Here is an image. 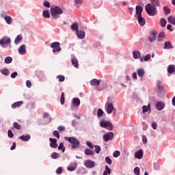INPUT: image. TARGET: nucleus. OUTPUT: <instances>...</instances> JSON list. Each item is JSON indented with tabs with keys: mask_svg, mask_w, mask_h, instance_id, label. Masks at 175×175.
I'll use <instances>...</instances> for the list:
<instances>
[{
	"mask_svg": "<svg viewBox=\"0 0 175 175\" xmlns=\"http://www.w3.org/2000/svg\"><path fill=\"white\" fill-rule=\"evenodd\" d=\"M167 21L170 23V24L175 25V16H170L167 18Z\"/></svg>",
	"mask_w": 175,
	"mask_h": 175,
	"instance_id": "nucleus-29",
	"label": "nucleus"
},
{
	"mask_svg": "<svg viewBox=\"0 0 175 175\" xmlns=\"http://www.w3.org/2000/svg\"><path fill=\"white\" fill-rule=\"evenodd\" d=\"M111 173V170L109 167V166H105V170L103 172V175L110 174Z\"/></svg>",
	"mask_w": 175,
	"mask_h": 175,
	"instance_id": "nucleus-34",
	"label": "nucleus"
},
{
	"mask_svg": "<svg viewBox=\"0 0 175 175\" xmlns=\"http://www.w3.org/2000/svg\"><path fill=\"white\" fill-rule=\"evenodd\" d=\"M137 75L139 77H144V75L146 73V71H144V69L143 68H139L137 70Z\"/></svg>",
	"mask_w": 175,
	"mask_h": 175,
	"instance_id": "nucleus-25",
	"label": "nucleus"
},
{
	"mask_svg": "<svg viewBox=\"0 0 175 175\" xmlns=\"http://www.w3.org/2000/svg\"><path fill=\"white\" fill-rule=\"evenodd\" d=\"M94 148L95 152H96V154H99V152H100V146H99V145H95Z\"/></svg>",
	"mask_w": 175,
	"mask_h": 175,
	"instance_id": "nucleus-53",
	"label": "nucleus"
},
{
	"mask_svg": "<svg viewBox=\"0 0 175 175\" xmlns=\"http://www.w3.org/2000/svg\"><path fill=\"white\" fill-rule=\"evenodd\" d=\"M137 20H138V24H139L141 27H144V25H146V19H144V18H143L142 15L139 16H137Z\"/></svg>",
	"mask_w": 175,
	"mask_h": 175,
	"instance_id": "nucleus-12",
	"label": "nucleus"
},
{
	"mask_svg": "<svg viewBox=\"0 0 175 175\" xmlns=\"http://www.w3.org/2000/svg\"><path fill=\"white\" fill-rule=\"evenodd\" d=\"M90 6L93 8V9H98V8H100V5L98 3V1L90 2Z\"/></svg>",
	"mask_w": 175,
	"mask_h": 175,
	"instance_id": "nucleus-26",
	"label": "nucleus"
},
{
	"mask_svg": "<svg viewBox=\"0 0 175 175\" xmlns=\"http://www.w3.org/2000/svg\"><path fill=\"white\" fill-rule=\"evenodd\" d=\"M75 6L77 8H79V6H81V3H83V0H75Z\"/></svg>",
	"mask_w": 175,
	"mask_h": 175,
	"instance_id": "nucleus-45",
	"label": "nucleus"
},
{
	"mask_svg": "<svg viewBox=\"0 0 175 175\" xmlns=\"http://www.w3.org/2000/svg\"><path fill=\"white\" fill-rule=\"evenodd\" d=\"M18 139L22 140L23 142H28L31 139V135H23L20 137H18Z\"/></svg>",
	"mask_w": 175,
	"mask_h": 175,
	"instance_id": "nucleus-18",
	"label": "nucleus"
},
{
	"mask_svg": "<svg viewBox=\"0 0 175 175\" xmlns=\"http://www.w3.org/2000/svg\"><path fill=\"white\" fill-rule=\"evenodd\" d=\"M155 39H157V31H152L151 36H149V40L150 42H152Z\"/></svg>",
	"mask_w": 175,
	"mask_h": 175,
	"instance_id": "nucleus-16",
	"label": "nucleus"
},
{
	"mask_svg": "<svg viewBox=\"0 0 175 175\" xmlns=\"http://www.w3.org/2000/svg\"><path fill=\"white\" fill-rule=\"evenodd\" d=\"M71 63H72V65L73 66H75V68H79V60H77V58L76 57H73L72 59H71Z\"/></svg>",
	"mask_w": 175,
	"mask_h": 175,
	"instance_id": "nucleus-23",
	"label": "nucleus"
},
{
	"mask_svg": "<svg viewBox=\"0 0 175 175\" xmlns=\"http://www.w3.org/2000/svg\"><path fill=\"white\" fill-rule=\"evenodd\" d=\"M105 162H107V163H108V165H111L113 161L110 159V157H107L105 158Z\"/></svg>",
	"mask_w": 175,
	"mask_h": 175,
	"instance_id": "nucleus-55",
	"label": "nucleus"
},
{
	"mask_svg": "<svg viewBox=\"0 0 175 175\" xmlns=\"http://www.w3.org/2000/svg\"><path fill=\"white\" fill-rule=\"evenodd\" d=\"M26 85L28 87V88H31L32 87V83H31V81L27 80L26 81Z\"/></svg>",
	"mask_w": 175,
	"mask_h": 175,
	"instance_id": "nucleus-59",
	"label": "nucleus"
},
{
	"mask_svg": "<svg viewBox=\"0 0 175 175\" xmlns=\"http://www.w3.org/2000/svg\"><path fill=\"white\" fill-rule=\"evenodd\" d=\"M135 157L137 159H142L143 158V150L139 149L135 153Z\"/></svg>",
	"mask_w": 175,
	"mask_h": 175,
	"instance_id": "nucleus-14",
	"label": "nucleus"
},
{
	"mask_svg": "<svg viewBox=\"0 0 175 175\" xmlns=\"http://www.w3.org/2000/svg\"><path fill=\"white\" fill-rule=\"evenodd\" d=\"M51 47L53 49V53H58L61 51V47L59 46V42H55L51 44Z\"/></svg>",
	"mask_w": 175,
	"mask_h": 175,
	"instance_id": "nucleus-6",
	"label": "nucleus"
},
{
	"mask_svg": "<svg viewBox=\"0 0 175 175\" xmlns=\"http://www.w3.org/2000/svg\"><path fill=\"white\" fill-rule=\"evenodd\" d=\"M43 5L45 8H50V3L47 1H44Z\"/></svg>",
	"mask_w": 175,
	"mask_h": 175,
	"instance_id": "nucleus-60",
	"label": "nucleus"
},
{
	"mask_svg": "<svg viewBox=\"0 0 175 175\" xmlns=\"http://www.w3.org/2000/svg\"><path fill=\"white\" fill-rule=\"evenodd\" d=\"M50 147L52 148H57L58 147V144H57V139L55 138H49Z\"/></svg>",
	"mask_w": 175,
	"mask_h": 175,
	"instance_id": "nucleus-10",
	"label": "nucleus"
},
{
	"mask_svg": "<svg viewBox=\"0 0 175 175\" xmlns=\"http://www.w3.org/2000/svg\"><path fill=\"white\" fill-rule=\"evenodd\" d=\"M57 79H58L59 81H60L61 83L65 81V76L64 75H58L57 77Z\"/></svg>",
	"mask_w": 175,
	"mask_h": 175,
	"instance_id": "nucleus-48",
	"label": "nucleus"
},
{
	"mask_svg": "<svg viewBox=\"0 0 175 175\" xmlns=\"http://www.w3.org/2000/svg\"><path fill=\"white\" fill-rule=\"evenodd\" d=\"M0 72L2 75H4V76H8L10 73L9 70L8 68L1 70Z\"/></svg>",
	"mask_w": 175,
	"mask_h": 175,
	"instance_id": "nucleus-38",
	"label": "nucleus"
},
{
	"mask_svg": "<svg viewBox=\"0 0 175 175\" xmlns=\"http://www.w3.org/2000/svg\"><path fill=\"white\" fill-rule=\"evenodd\" d=\"M60 103L61 105H64L65 103V93L62 92L60 97Z\"/></svg>",
	"mask_w": 175,
	"mask_h": 175,
	"instance_id": "nucleus-41",
	"label": "nucleus"
},
{
	"mask_svg": "<svg viewBox=\"0 0 175 175\" xmlns=\"http://www.w3.org/2000/svg\"><path fill=\"white\" fill-rule=\"evenodd\" d=\"M106 111L107 113V114H111V113H113V114H116V109H114V105H113V103H107L106 104Z\"/></svg>",
	"mask_w": 175,
	"mask_h": 175,
	"instance_id": "nucleus-5",
	"label": "nucleus"
},
{
	"mask_svg": "<svg viewBox=\"0 0 175 175\" xmlns=\"http://www.w3.org/2000/svg\"><path fill=\"white\" fill-rule=\"evenodd\" d=\"M150 2H152L151 5H152V6H154V8H157V6H159V1L158 0H150Z\"/></svg>",
	"mask_w": 175,
	"mask_h": 175,
	"instance_id": "nucleus-37",
	"label": "nucleus"
},
{
	"mask_svg": "<svg viewBox=\"0 0 175 175\" xmlns=\"http://www.w3.org/2000/svg\"><path fill=\"white\" fill-rule=\"evenodd\" d=\"M8 137H10V138L14 137V134H13V132L12 131V130H8Z\"/></svg>",
	"mask_w": 175,
	"mask_h": 175,
	"instance_id": "nucleus-54",
	"label": "nucleus"
},
{
	"mask_svg": "<svg viewBox=\"0 0 175 175\" xmlns=\"http://www.w3.org/2000/svg\"><path fill=\"white\" fill-rule=\"evenodd\" d=\"M100 84V79L98 80L96 79H93L90 81V85L94 87H98Z\"/></svg>",
	"mask_w": 175,
	"mask_h": 175,
	"instance_id": "nucleus-13",
	"label": "nucleus"
},
{
	"mask_svg": "<svg viewBox=\"0 0 175 175\" xmlns=\"http://www.w3.org/2000/svg\"><path fill=\"white\" fill-rule=\"evenodd\" d=\"M120 155H121V153L118 150H116L113 153V158H118Z\"/></svg>",
	"mask_w": 175,
	"mask_h": 175,
	"instance_id": "nucleus-50",
	"label": "nucleus"
},
{
	"mask_svg": "<svg viewBox=\"0 0 175 175\" xmlns=\"http://www.w3.org/2000/svg\"><path fill=\"white\" fill-rule=\"evenodd\" d=\"M143 109V113H147L148 111V107L144 105L142 107Z\"/></svg>",
	"mask_w": 175,
	"mask_h": 175,
	"instance_id": "nucleus-62",
	"label": "nucleus"
},
{
	"mask_svg": "<svg viewBox=\"0 0 175 175\" xmlns=\"http://www.w3.org/2000/svg\"><path fill=\"white\" fill-rule=\"evenodd\" d=\"M100 126H102V128H105L108 131H113V124L110 122H107L105 120H103L100 121Z\"/></svg>",
	"mask_w": 175,
	"mask_h": 175,
	"instance_id": "nucleus-4",
	"label": "nucleus"
},
{
	"mask_svg": "<svg viewBox=\"0 0 175 175\" xmlns=\"http://www.w3.org/2000/svg\"><path fill=\"white\" fill-rule=\"evenodd\" d=\"M53 136H55L57 139H59V133L57 131H54L53 132Z\"/></svg>",
	"mask_w": 175,
	"mask_h": 175,
	"instance_id": "nucleus-56",
	"label": "nucleus"
},
{
	"mask_svg": "<svg viewBox=\"0 0 175 175\" xmlns=\"http://www.w3.org/2000/svg\"><path fill=\"white\" fill-rule=\"evenodd\" d=\"M145 10L149 16H157V7L152 5L151 3H148L145 6Z\"/></svg>",
	"mask_w": 175,
	"mask_h": 175,
	"instance_id": "nucleus-3",
	"label": "nucleus"
},
{
	"mask_svg": "<svg viewBox=\"0 0 175 175\" xmlns=\"http://www.w3.org/2000/svg\"><path fill=\"white\" fill-rule=\"evenodd\" d=\"M156 108L157 109V110H163V109H165V103L159 101L156 104Z\"/></svg>",
	"mask_w": 175,
	"mask_h": 175,
	"instance_id": "nucleus-19",
	"label": "nucleus"
},
{
	"mask_svg": "<svg viewBox=\"0 0 175 175\" xmlns=\"http://www.w3.org/2000/svg\"><path fill=\"white\" fill-rule=\"evenodd\" d=\"M11 40L9 38L4 37L0 40V44L2 47H5V44H9L10 43Z\"/></svg>",
	"mask_w": 175,
	"mask_h": 175,
	"instance_id": "nucleus-9",
	"label": "nucleus"
},
{
	"mask_svg": "<svg viewBox=\"0 0 175 175\" xmlns=\"http://www.w3.org/2000/svg\"><path fill=\"white\" fill-rule=\"evenodd\" d=\"M104 113L105 112L103 111V110H102V109H98L97 111L98 117H102V116H103Z\"/></svg>",
	"mask_w": 175,
	"mask_h": 175,
	"instance_id": "nucleus-49",
	"label": "nucleus"
},
{
	"mask_svg": "<svg viewBox=\"0 0 175 175\" xmlns=\"http://www.w3.org/2000/svg\"><path fill=\"white\" fill-rule=\"evenodd\" d=\"M167 72L170 75H172V73H174V72H175V66H174V65H170L167 67Z\"/></svg>",
	"mask_w": 175,
	"mask_h": 175,
	"instance_id": "nucleus-30",
	"label": "nucleus"
},
{
	"mask_svg": "<svg viewBox=\"0 0 175 175\" xmlns=\"http://www.w3.org/2000/svg\"><path fill=\"white\" fill-rule=\"evenodd\" d=\"M77 35L79 39H84L85 38V32L83 31H77Z\"/></svg>",
	"mask_w": 175,
	"mask_h": 175,
	"instance_id": "nucleus-21",
	"label": "nucleus"
},
{
	"mask_svg": "<svg viewBox=\"0 0 175 175\" xmlns=\"http://www.w3.org/2000/svg\"><path fill=\"white\" fill-rule=\"evenodd\" d=\"M76 169H77V163H75L73 166L70 165L67 167V170H69V172H75Z\"/></svg>",
	"mask_w": 175,
	"mask_h": 175,
	"instance_id": "nucleus-28",
	"label": "nucleus"
},
{
	"mask_svg": "<svg viewBox=\"0 0 175 175\" xmlns=\"http://www.w3.org/2000/svg\"><path fill=\"white\" fill-rule=\"evenodd\" d=\"M142 142L143 143H147V137L146 135L142 136Z\"/></svg>",
	"mask_w": 175,
	"mask_h": 175,
	"instance_id": "nucleus-64",
	"label": "nucleus"
},
{
	"mask_svg": "<svg viewBox=\"0 0 175 175\" xmlns=\"http://www.w3.org/2000/svg\"><path fill=\"white\" fill-rule=\"evenodd\" d=\"M86 144H87V146L90 148H94V145L92 144V142H89V141H88V142H86Z\"/></svg>",
	"mask_w": 175,
	"mask_h": 175,
	"instance_id": "nucleus-57",
	"label": "nucleus"
},
{
	"mask_svg": "<svg viewBox=\"0 0 175 175\" xmlns=\"http://www.w3.org/2000/svg\"><path fill=\"white\" fill-rule=\"evenodd\" d=\"M70 28L72 29V31H79V23H73L71 26Z\"/></svg>",
	"mask_w": 175,
	"mask_h": 175,
	"instance_id": "nucleus-33",
	"label": "nucleus"
},
{
	"mask_svg": "<svg viewBox=\"0 0 175 175\" xmlns=\"http://www.w3.org/2000/svg\"><path fill=\"white\" fill-rule=\"evenodd\" d=\"M150 58H151V55L150 54H148L145 56L144 57V61H148L150 60Z\"/></svg>",
	"mask_w": 175,
	"mask_h": 175,
	"instance_id": "nucleus-63",
	"label": "nucleus"
},
{
	"mask_svg": "<svg viewBox=\"0 0 175 175\" xmlns=\"http://www.w3.org/2000/svg\"><path fill=\"white\" fill-rule=\"evenodd\" d=\"M57 174H62V168L59 167L56 170Z\"/></svg>",
	"mask_w": 175,
	"mask_h": 175,
	"instance_id": "nucleus-58",
	"label": "nucleus"
},
{
	"mask_svg": "<svg viewBox=\"0 0 175 175\" xmlns=\"http://www.w3.org/2000/svg\"><path fill=\"white\" fill-rule=\"evenodd\" d=\"M51 157L53 158V159H57V158H59V154L57 152H53Z\"/></svg>",
	"mask_w": 175,
	"mask_h": 175,
	"instance_id": "nucleus-47",
	"label": "nucleus"
},
{
	"mask_svg": "<svg viewBox=\"0 0 175 175\" xmlns=\"http://www.w3.org/2000/svg\"><path fill=\"white\" fill-rule=\"evenodd\" d=\"M136 14L138 16H142V13L143 12V8L141 6L137 5L136 6Z\"/></svg>",
	"mask_w": 175,
	"mask_h": 175,
	"instance_id": "nucleus-22",
	"label": "nucleus"
},
{
	"mask_svg": "<svg viewBox=\"0 0 175 175\" xmlns=\"http://www.w3.org/2000/svg\"><path fill=\"white\" fill-rule=\"evenodd\" d=\"M166 19L162 18L160 21V24L161 27H166Z\"/></svg>",
	"mask_w": 175,
	"mask_h": 175,
	"instance_id": "nucleus-46",
	"label": "nucleus"
},
{
	"mask_svg": "<svg viewBox=\"0 0 175 175\" xmlns=\"http://www.w3.org/2000/svg\"><path fill=\"white\" fill-rule=\"evenodd\" d=\"M164 14L167 16V14H170V9H168L167 7H163Z\"/></svg>",
	"mask_w": 175,
	"mask_h": 175,
	"instance_id": "nucleus-44",
	"label": "nucleus"
},
{
	"mask_svg": "<svg viewBox=\"0 0 175 175\" xmlns=\"http://www.w3.org/2000/svg\"><path fill=\"white\" fill-rule=\"evenodd\" d=\"M58 131L59 132H64V131H65V126H59L58 128H57Z\"/></svg>",
	"mask_w": 175,
	"mask_h": 175,
	"instance_id": "nucleus-61",
	"label": "nucleus"
},
{
	"mask_svg": "<svg viewBox=\"0 0 175 175\" xmlns=\"http://www.w3.org/2000/svg\"><path fill=\"white\" fill-rule=\"evenodd\" d=\"M72 105L75 107H79V106H80V98H74L72 101Z\"/></svg>",
	"mask_w": 175,
	"mask_h": 175,
	"instance_id": "nucleus-15",
	"label": "nucleus"
},
{
	"mask_svg": "<svg viewBox=\"0 0 175 175\" xmlns=\"http://www.w3.org/2000/svg\"><path fill=\"white\" fill-rule=\"evenodd\" d=\"M165 39H166V36H165V33H160L158 36V42H163Z\"/></svg>",
	"mask_w": 175,
	"mask_h": 175,
	"instance_id": "nucleus-24",
	"label": "nucleus"
},
{
	"mask_svg": "<svg viewBox=\"0 0 175 175\" xmlns=\"http://www.w3.org/2000/svg\"><path fill=\"white\" fill-rule=\"evenodd\" d=\"M64 13V10L61 9V8L57 6V5H53L51 6V14L53 18L57 20L59 17V14H62Z\"/></svg>",
	"mask_w": 175,
	"mask_h": 175,
	"instance_id": "nucleus-1",
	"label": "nucleus"
},
{
	"mask_svg": "<svg viewBox=\"0 0 175 175\" xmlns=\"http://www.w3.org/2000/svg\"><path fill=\"white\" fill-rule=\"evenodd\" d=\"M18 53L21 55H24L27 53V48L25 44L21 45L18 49Z\"/></svg>",
	"mask_w": 175,
	"mask_h": 175,
	"instance_id": "nucleus-11",
	"label": "nucleus"
},
{
	"mask_svg": "<svg viewBox=\"0 0 175 175\" xmlns=\"http://www.w3.org/2000/svg\"><path fill=\"white\" fill-rule=\"evenodd\" d=\"M157 87L159 91H162V90H163V86L162 85V83H161L159 81H157Z\"/></svg>",
	"mask_w": 175,
	"mask_h": 175,
	"instance_id": "nucleus-40",
	"label": "nucleus"
},
{
	"mask_svg": "<svg viewBox=\"0 0 175 175\" xmlns=\"http://www.w3.org/2000/svg\"><path fill=\"white\" fill-rule=\"evenodd\" d=\"M85 154L86 155H90L91 157H92V156L95 155V152H94V150H91L88 148H86L85 150Z\"/></svg>",
	"mask_w": 175,
	"mask_h": 175,
	"instance_id": "nucleus-31",
	"label": "nucleus"
},
{
	"mask_svg": "<svg viewBox=\"0 0 175 175\" xmlns=\"http://www.w3.org/2000/svg\"><path fill=\"white\" fill-rule=\"evenodd\" d=\"M58 150H61L62 152H65V148L64 147V142H60L59 147H58Z\"/></svg>",
	"mask_w": 175,
	"mask_h": 175,
	"instance_id": "nucleus-43",
	"label": "nucleus"
},
{
	"mask_svg": "<svg viewBox=\"0 0 175 175\" xmlns=\"http://www.w3.org/2000/svg\"><path fill=\"white\" fill-rule=\"evenodd\" d=\"M23 103H24V101H18V102L14 103L11 105V107L12 109H16V107H20V106H22Z\"/></svg>",
	"mask_w": 175,
	"mask_h": 175,
	"instance_id": "nucleus-20",
	"label": "nucleus"
},
{
	"mask_svg": "<svg viewBox=\"0 0 175 175\" xmlns=\"http://www.w3.org/2000/svg\"><path fill=\"white\" fill-rule=\"evenodd\" d=\"M22 40H23V36L21 34H19L15 38L14 43L15 44H18V43H20V42H21Z\"/></svg>",
	"mask_w": 175,
	"mask_h": 175,
	"instance_id": "nucleus-32",
	"label": "nucleus"
},
{
	"mask_svg": "<svg viewBox=\"0 0 175 175\" xmlns=\"http://www.w3.org/2000/svg\"><path fill=\"white\" fill-rule=\"evenodd\" d=\"M84 165L85 166V167L92 169V167H95V161H92L91 160H86L84 162Z\"/></svg>",
	"mask_w": 175,
	"mask_h": 175,
	"instance_id": "nucleus-8",
	"label": "nucleus"
},
{
	"mask_svg": "<svg viewBox=\"0 0 175 175\" xmlns=\"http://www.w3.org/2000/svg\"><path fill=\"white\" fill-rule=\"evenodd\" d=\"M42 14L44 18H50V12H49V10L43 11Z\"/></svg>",
	"mask_w": 175,
	"mask_h": 175,
	"instance_id": "nucleus-35",
	"label": "nucleus"
},
{
	"mask_svg": "<svg viewBox=\"0 0 175 175\" xmlns=\"http://www.w3.org/2000/svg\"><path fill=\"white\" fill-rule=\"evenodd\" d=\"M49 122H51V116H50V114L47 112H45L43 116V118H49Z\"/></svg>",
	"mask_w": 175,
	"mask_h": 175,
	"instance_id": "nucleus-51",
	"label": "nucleus"
},
{
	"mask_svg": "<svg viewBox=\"0 0 175 175\" xmlns=\"http://www.w3.org/2000/svg\"><path fill=\"white\" fill-rule=\"evenodd\" d=\"M64 139L65 140H66V142H69L70 144H72V150H75V148H79V146H80V141H79V139H77L76 137H65Z\"/></svg>",
	"mask_w": 175,
	"mask_h": 175,
	"instance_id": "nucleus-2",
	"label": "nucleus"
},
{
	"mask_svg": "<svg viewBox=\"0 0 175 175\" xmlns=\"http://www.w3.org/2000/svg\"><path fill=\"white\" fill-rule=\"evenodd\" d=\"M134 173L136 175H140V168L139 167H136L134 168Z\"/></svg>",
	"mask_w": 175,
	"mask_h": 175,
	"instance_id": "nucleus-52",
	"label": "nucleus"
},
{
	"mask_svg": "<svg viewBox=\"0 0 175 175\" xmlns=\"http://www.w3.org/2000/svg\"><path fill=\"white\" fill-rule=\"evenodd\" d=\"M133 55L135 59H139L141 57L140 52L139 51H134L133 52Z\"/></svg>",
	"mask_w": 175,
	"mask_h": 175,
	"instance_id": "nucleus-27",
	"label": "nucleus"
},
{
	"mask_svg": "<svg viewBox=\"0 0 175 175\" xmlns=\"http://www.w3.org/2000/svg\"><path fill=\"white\" fill-rule=\"evenodd\" d=\"M13 126L15 129H17L18 131H20V129H21V126L18 124V123H17L16 122H14L13 123Z\"/></svg>",
	"mask_w": 175,
	"mask_h": 175,
	"instance_id": "nucleus-42",
	"label": "nucleus"
},
{
	"mask_svg": "<svg viewBox=\"0 0 175 175\" xmlns=\"http://www.w3.org/2000/svg\"><path fill=\"white\" fill-rule=\"evenodd\" d=\"M164 49L165 50H170V49H173V44L170 41H165L164 44Z\"/></svg>",
	"mask_w": 175,
	"mask_h": 175,
	"instance_id": "nucleus-17",
	"label": "nucleus"
},
{
	"mask_svg": "<svg viewBox=\"0 0 175 175\" xmlns=\"http://www.w3.org/2000/svg\"><path fill=\"white\" fill-rule=\"evenodd\" d=\"M113 137H114V133L112 132H109L103 135V140L104 142H109V140H113Z\"/></svg>",
	"mask_w": 175,
	"mask_h": 175,
	"instance_id": "nucleus-7",
	"label": "nucleus"
},
{
	"mask_svg": "<svg viewBox=\"0 0 175 175\" xmlns=\"http://www.w3.org/2000/svg\"><path fill=\"white\" fill-rule=\"evenodd\" d=\"M13 61V58H12V57H5L4 62L5 64H12V62Z\"/></svg>",
	"mask_w": 175,
	"mask_h": 175,
	"instance_id": "nucleus-39",
	"label": "nucleus"
},
{
	"mask_svg": "<svg viewBox=\"0 0 175 175\" xmlns=\"http://www.w3.org/2000/svg\"><path fill=\"white\" fill-rule=\"evenodd\" d=\"M4 20L5 21V22L7 23V24H12V17L9 16H5L4 17Z\"/></svg>",
	"mask_w": 175,
	"mask_h": 175,
	"instance_id": "nucleus-36",
	"label": "nucleus"
}]
</instances>
